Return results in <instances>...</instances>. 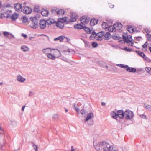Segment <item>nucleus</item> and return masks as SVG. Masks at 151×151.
<instances>
[{
	"label": "nucleus",
	"mask_w": 151,
	"mask_h": 151,
	"mask_svg": "<svg viewBox=\"0 0 151 151\" xmlns=\"http://www.w3.org/2000/svg\"><path fill=\"white\" fill-rule=\"evenodd\" d=\"M111 116L114 119H116L117 118V113L114 111L111 112Z\"/></svg>",
	"instance_id": "25"
},
{
	"label": "nucleus",
	"mask_w": 151,
	"mask_h": 151,
	"mask_svg": "<svg viewBox=\"0 0 151 151\" xmlns=\"http://www.w3.org/2000/svg\"><path fill=\"white\" fill-rule=\"evenodd\" d=\"M112 37L115 40H119L121 38L120 37L115 35H112Z\"/></svg>",
	"instance_id": "44"
},
{
	"label": "nucleus",
	"mask_w": 151,
	"mask_h": 151,
	"mask_svg": "<svg viewBox=\"0 0 151 151\" xmlns=\"http://www.w3.org/2000/svg\"><path fill=\"white\" fill-rule=\"evenodd\" d=\"M28 18L27 17L24 16L23 17L22 19V22L23 23H25L27 22L28 21Z\"/></svg>",
	"instance_id": "43"
},
{
	"label": "nucleus",
	"mask_w": 151,
	"mask_h": 151,
	"mask_svg": "<svg viewBox=\"0 0 151 151\" xmlns=\"http://www.w3.org/2000/svg\"><path fill=\"white\" fill-rule=\"evenodd\" d=\"M144 30L145 31V32H146V33H147V32H149V33L150 32V31H149V30L147 28H146L145 29H144Z\"/></svg>",
	"instance_id": "61"
},
{
	"label": "nucleus",
	"mask_w": 151,
	"mask_h": 151,
	"mask_svg": "<svg viewBox=\"0 0 151 151\" xmlns=\"http://www.w3.org/2000/svg\"><path fill=\"white\" fill-rule=\"evenodd\" d=\"M54 22L55 21L54 19L52 18H50L47 20L44 19L41 20L39 22L40 28L41 29H44L46 27L47 24V25H50Z\"/></svg>",
	"instance_id": "2"
},
{
	"label": "nucleus",
	"mask_w": 151,
	"mask_h": 151,
	"mask_svg": "<svg viewBox=\"0 0 151 151\" xmlns=\"http://www.w3.org/2000/svg\"><path fill=\"white\" fill-rule=\"evenodd\" d=\"M104 32L103 31H101L97 34V36L101 38L104 36Z\"/></svg>",
	"instance_id": "38"
},
{
	"label": "nucleus",
	"mask_w": 151,
	"mask_h": 151,
	"mask_svg": "<svg viewBox=\"0 0 151 151\" xmlns=\"http://www.w3.org/2000/svg\"><path fill=\"white\" fill-rule=\"evenodd\" d=\"M113 25H110L108 27V29L109 32H112L114 31H115L116 29Z\"/></svg>",
	"instance_id": "23"
},
{
	"label": "nucleus",
	"mask_w": 151,
	"mask_h": 151,
	"mask_svg": "<svg viewBox=\"0 0 151 151\" xmlns=\"http://www.w3.org/2000/svg\"><path fill=\"white\" fill-rule=\"evenodd\" d=\"M144 107L146 109L150 111H151V106L149 104H144Z\"/></svg>",
	"instance_id": "37"
},
{
	"label": "nucleus",
	"mask_w": 151,
	"mask_h": 151,
	"mask_svg": "<svg viewBox=\"0 0 151 151\" xmlns=\"http://www.w3.org/2000/svg\"><path fill=\"white\" fill-rule=\"evenodd\" d=\"M97 34H96L94 31H93L91 35L90 36V37L95 38L97 36Z\"/></svg>",
	"instance_id": "41"
},
{
	"label": "nucleus",
	"mask_w": 151,
	"mask_h": 151,
	"mask_svg": "<svg viewBox=\"0 0 151 151\" xmlns=\"http://www.w3.org/2000/svg\"><path fill=\"white\" fill-rule=\"evenodd\" d=\"M128 67V65H124L123 64H122L121 68H126L127 69V68Z\"/></svg>",
	"instance_id": "53"
},
{
	"label": "nucleus",
	"mask_w": 151,
	"mask_h": 151,
	"mask_svg": "<svg viewBox=\"0 0 151 151\" xmlns=\"http://www.w3.org/2000/svg\"><path fill=\"white\" fill-rule=\"evenodd\" d=\"M39 6H38L36 5L34 7L33 12L36 13H38L39 12L40 9Z\"/></svg>",
	"instance_id": "31"
},
{
	"label": "nucleus",
	"mask_w": 151,
	"mask_h": 151,
	"mask_svg": "<svg viewBox=\"0 0 151 151\" xmlns=\"http://www.w3.org/2000/svg\"><path fill=\"white\" fill-rule=\"evenodd\" d=\"M80 20L82 24H85L89 22V19L85 16H83L80 18Z\"/></svg>",
	"instance_id": "8"
},
{
	"label": "nucleus",
	"mask_w": 151,
	"mask_h": 151,
	"mask_svg": "<svg viewBox=\"0 0 151 151\" xmlns=\"http://www.w3.org/2000/svg\"><path fill=\"white\" fill-rule=\"evenodd\" d=\"M144 59L149 63L151 62V60H150L149 58L146 56L145 57Z\"/></svg>",
	"instance_id": "49"
},
{
	"label": "nucleus",
	"mask_w": 151,
	"mask_h": 151,
	"mask_svg": "<svg viewBox=\"0 0 151 151\" xmlns=\"http://www.w3.org/2000/svg\"><path fill=\"white\" fill-rule=\"evenodd\" d=\"M113 26H114V27H115V28H118V26L119 25H116V23H115V24H114Z\"/></svg>",
	"instance_id": "58"
},
{
	"label": "nucleus",
	"mask_w": 151,
	"mask_h": 151,
	"mask_svg": "<svg viewBox=\"0 0 151 151\" xmlns=\"http://www.w3.org/2000/svg\"><path fill=\"white\" fill-rule=\"evenodd\" d=\"M133 115V112L129 110H126L124 112L125 118L127 119H131Z\"/></svg>",
	"instance_id": "4"
},
{
	"label": "nucleus",
	"mask_w": 151,
	"mask_h": 151,
	"mask_svg": "<svg viewBox=\"0 0 151 151\" xmlns=\"http://www.w3.org/2000/svg\"><path fill=\"white\" fill-rule=\"evenodd\" d=\"M94 115L93 113H90L86 117L85 121L86 122L88 120L93 117Z\"/></svg>",
	"instance_id": "21"
},
{
	"label": "nucleus",
	"mask_w": 151,
	"mask_h": 151,
	"mask_svg": "<svg viewBox=\"0 0 151 151\" xmlns=\"http://www.w3.org/2000/svg\"><path fill=\"white\" fill-rule=\"evenodd\" d=\"M32 10L30 8L28 7H24L23 10V12L24 14H30L32 12Z\"/></svg>",
	"instance_id": "13"
},
{
	"label": "nucleus",
	"mask_w": 151,
	"mask_h": 151,
	"mask_svg": "<svg viewBox=\"0 0 151 151\" xmlns=\"http://www.w3.org/2000/svg\"><path fill=\"white\" fill-rule=\"evenodd\" d=\"M74 27L78 29H81L83 28V27L80 24H77L74 25Z\"/></svg>",
	"instance_id": "34"
},
{
	"label": "nucleus",
	"mask_w": 151,
	"mask_h": 151,
	"mask_svg": "<svg viewBox=\"0 0 151 151\" xmlns=\"http://www.w3.org/2000/svg\"><path fill=\"white\" fill-rule=\"evenodd\" d=\"M141 37L140 36L137 37H136L137 40L138 41H140Z\"/></svg>",
	"instance_id": "60"
},
{
	"label": "nucleus",
	"mask_w": 151,
	"mask_h": 151,
	"mask_svg": "<svg viewBox=\"0 0 151 151\" xmlns=\"http://www.w3.org/2000/svg\"><path fill=\"white\" fill-rule=\"evenodd\" d=\"M124 49L125 51L127 52H131L132 50V49L130 48H127V47H125Z\"/></svg>",
	"instance_id": "48"
},
{
	"label": "nucleus",
	"mask_w": 151,
	"mask_h": 151,
	"mask_svg": "<svg viewBox=\"0 0 151 151\" xmlns=\"http://www.w3.org/2000/svg\"><path fill=\"white\" fill-rule=\"evenodd\" d=\"M25 107V105L23 106L22 107V111H24Z\"/></svg>",
	"instance_id": "63"
},
{
	"label": "nucleus",
	"mask_w": 151,
	"mask_h": 151,
	"mask_svg": "<svg viewBox=\"0 0 151 151\" xmlns=\"http://www.w3.org/2000/svg\"><path fill=\"white\" fill-rule=\"evenodd\" d=\"M83 41L85 44V47L87 49L90 48L91 47V43L85 40H83Z\"/></svg>",
	"instance_id": "18"
},
{
	"label": "nucleus",
	"mask_w": 151,
	"mask_h": 151,
	"mask_svg": "<svg viewBox=\"0 0 151 151\" xmlns=\"http://www.w3.org/2000/svg\"><path fill=\"white\" fill-rule=\"evenodd\" d=\"M140 116L141 118L144 119H146V116L144 115H140Z\"/></svg>",
	"instance_id": "57"
},
{
	"label": "nucleus",
	"mask_w": 151,
	"mask_h": 151,
	"mask_svg": "<svg viewBox=\"0 0 151 151\" xmlns=\"http://www.w3.org/2000/svg\"><path fill=\"white\" fill-rule=\"evenodd\" d=\"M117 117H118L120 119H122L124 116V112L122 110H120L117 111Z\"/></svg>",
	"instance_id": "11"
},
{
	"label": "nucleus",
	"mask_w": 151,
	"mask_h": 151,
	"mask_svg": "<svg viewBox=\"0 0 151 151\" xmlns=\"http://www.w3.org/2000/svg\"><path fill=\"white\" fill-rule=\"evenodd\" d=\"M66 37H65L64 36H60L58 37L55 38L54 39L55 41H56L57 40H59L60 42H63V40L64 38Z\"/></svg>",
	"instance_id": "19"
},
{
	"label": "nucleus",
	"mask_w": 151,
	"mask_h": 151,
	"mask_svg": "<svg viewBox=\"0 0 151 151\" xmlns=\"http://www.w3.org/2000/svg\"><path fill=\"white\" fill-rule=\"evenodd\" d=\"M102 28L105 29H107L108 27V23L107 22H103L102 24Z\"/></svg>",
	"instance_id": "32"
},
{
	"label": "nucleus",
	"mask_w": 151,
	"mask_h": 151,
	"mask_svg": "<svg viewBox=\"0 0 151 151\" xmlns=\"http://www.w3.org/2000/svg\"><path fill=\"white\" fill-rule=\"evenodd\" d=\"M43 53L46 54L47 55L50 54L52 51L51 49L50 48L43 49L42 50Z\"/></svg>",
	"instance_id": "16"
},
{
	"label": "nucleus",
	"mask_w": 151,
	"mask_h": 151,
	"mask_svg": "<svg viewBox=\"0 0 151 151\" xmlns=\"http://www.w3.org/2000/svg\"><path fill=\"white\" fill-rule=\"evenodd\" d=\"M67 18H68L66 17H65L61 18H59L58 19V22L63 23L65 22L67 24L69 22V20H67Z\"/></svg>",
	"instance_id": "12"
},
{
	"label": "nucleus",
	"mask_w": 151,
	"mask_h": 151,
	"mask_svg": "<svg viewBox=\"0 0 151 151\" xmlns=\"http://www.w3.org/2000/svg\"><path fill=\"white\" fill-rule=\"evenodd\" d=\"M5 13H7L6 12H4V14H1V16L0 17L1 18H3L6 17L7 14H5Z\"/></svg>",
	"instance_id": "50"
},
{
	"label": "nucleus",
	"mask_w": 151,
	"mask_h": 151,
	"mask_svg": "<svg viewBox=\"0 0 151 151\" xmlns=\"http://www.w3.org/2000/svg\"><path fill=\"white\" fill-rule=\"evenodd\" d=\"M92 46L93 47H96L98 45V44L96 42H93L91 44Z\"/></svg>",
	"instance_id": "45"
},
{
	"label": "nucleus",
	"mask_w": 151,
	"mask_h": 151,
	"mask_svg": "<svg viewBox=\"0 0 151 151\" xmlns=\"http://www.w3.org/2000/svg\"><path fill=\"white\" fill-rule=\"evenodd\" d=\"M21 35H22V36L23 37L24 39H26L28 37L27 35L26 34H24L23 33H22V34Z\"/></svg>",
	"instance_id": "54"
},
{
	"label": "nucleus",
	"mask_w": 151,
	"mask_h": 151,
	"mask_svg": "<svg viewBox=\"0 0 151 151\" xmlns=\"http://www.w3.org/2000/svg\"><path fill=\"white\" fill-rule=\"evenodd\" d=\"M32 147L35 150V151H38V146L33 143H32Z\"/></svg>",
	"instance_id": "42"
},
{
	"label": "nucleus",
	"mask_w": 151,
	"mask_h": 151,
	"mask_svg": "<svg viewBox=\"0 0 151 151\" xmlns=\"http://www.w3.org/2000/svg\"><path fill=\"white\" fill-rule=\"evenodd\" d=\"M5 14H7L6 17L7 18H10L11 19L12 21L16 20L19 17V14L17 13H14L12 15H11L8 13H5Z\"/></svg>",
	"instance_id": "5"
},
{
	"label": "nucleus",
	"mask_w": 151,
	"mask_h": 151,
	"mask_svg": "<svg viewBox=\"0 0 151 151\" xmlns=\"http://www.w3.org/2000/svg\"><path fill=\"white\" fill-rule=\"evenodd\" d=\"M52 50H55L54 55L56 57L58 58L61 56V55L59 50L57 49H52Z\"/></svg>",
	"instance_id": "14"
},
{
	"label": "nucleus",
	"mask_w": 151,
	"mask_h": 151,
	"mask_svg": "<svg viewBox=\"0 0 151 151\" xmlns=\"http://www.w3.org/2000/svg\"><path fill=\"white\" fill-rule=\"evenodd\" d=\"M75 109L77 112H78L79 111V109L77 107H75Z\"/></svg>",
	"instance_id": "62"
},
{
	"label": "nucleus",
	"mask_w": 151,
	"mask_h": 151,
	"mask_svg": "<svg viewBox=\"0 0 151 151\" xmlns=\"http://www.w3.org/2000/svg\"><path fill=\"white\" fill-rule=\"evenodd\" d=\"M112 146L106 141H101L99 143V147L97 150L100 151L103 150V151H111Z\"/></svg>",
	"instance_id": "1"
},
{
	"label": "nucleus",
	"mask_w": 151,
	"mask_h": 151,
	"mask_svg": "<svg viewBox=\"0 0 151 151\" xmlns=\"http://www.w3.org/2000/svg\"><path fill=\"white\" fill-rule=\"evenodd\" d=\"M58 9L56 8H54V9H52L51 10V12L53 13H56L57 14V11H58Z\"/></svg>",
	"instance_id": "47"
},
{
	"label": "nucleus",
	"mask_w": 151,
	"mask_h": 151,
	"mask_svg": "<svg viewBox=\"0 0 151 151\" xmlns=\"http://www.w3.org/2000/svg\"><path fill=\"white\" fill-rule=\"evenodd\" d=\"M111 151H118V150H117L116 148L114 147L113 146H112L111 150H110Z\"/></svg>",
	"instance_id": "52"
},
{
	"label": "nucleus",
	"mask_w": 151,
	"mask_h": 151,
	"mask_svg": "<svg viewBox=\"0 0 151 151\" xmlns=\"http://www.w3.org/2000/svg\"><path fill=\"white\" fill-rule=\"evenodd\" d=\"M21 49L23 51L26 52L28 50V47L24 45H23L21 47Z\"/></svg>",
	"instance_id": "35"
},
{
	"label": "nucleus",
	"mask_w": 151,
	"mask_h": 151,
	"mask_svg": "<svg viewBox=\"0 0 151 151\" xmlns=\"http://www.w3.org/2000/svg\"><path fill=\"white\" fill-rule=\"evenodd\" d=\"M65 13L64 10L62 9H58L57 11V14L58 15H63Z\"/></svg>",
	"instance_id": "24"
},
{
	"label": "nucleus",
	"mask_w": 151,
	"mask_h": 151,
	"mask_svg": "<svg viewBox=\"0 0 151 151\" xmlns=\"http://www.w3.org/2000/svg\"><path fill=\"white\" fill-rule=\"evenodd\" d=\"M55 22L52 23V24H53L55 25L56 26L62 29L64 27V24L63 23H61L60 22H57L54 19Z\"/></svg>",
	"instance_id": "10"
},
{
	"label": "nucleus",
	"mask_w": 151,
	"mask_h": 151,
	"mask_svg": "<svg viewBox=\"0 0 151 151\" xmlns=\"http://www.w3.org/2000/svg\"><path fill=\"white\" fill-rule=\"evenodd\" d=\"M116 25H119L118 27V28L116 29L117 30H119L122 26V24L120 22L116 23Z\"/></svg>",
	"instance_id": "40"
},
{
	"label": "nucleus",
	"mask_w": 151,
	"mask_h": 151,
	"mask_svg": "<svg viewBox=\"0 0 151 151\" xmlns=\"http://www.w3.org/2000/svg\"><path fill=\"white\" fill-rule=\"evenodd\" d=\"M14 6L17 12H20L22 10V6L21 4L19 3L15 4Z\"/></svg>",
	"instance_id": "9"
},
{
	"label": "nucleus",
	"mask_w": 151,
	"mask_h": 151,
	"mask_svg": "<svg viewBox=\"0 0 151 151\" xmlns=\"http://www.w3.org/2000/svg\"><path fill=\"white\" fill-rule=\"evenodd\" d=\"M17 80L20 82H23L25 81V79L21 75H19L17 77Z\"/></svg>",
	"instance_id": "17"
},
{
	"label": "nucleus",
	"mask_w": 151,
	"mask_h": 151,
	"mask_svg": "<svg viewBox=\"0 0 151 151\" xmlns=\"http://www.w3.org/2000/svg\"><path fill=\"white\" fill-rule=\"evenodd\" d=\"M138 54L139 56L141 57L142 58H143L144 59L145 58V55L143 52H140L139 51H135Z\"/></svg>",
	"instance_id": "26"
},
{
	"label": "nucleus",
	"mask_w": 151,
	"mask_h": 151,
	"mask_svg": "<svg viewBox=\"0 0 151 151\" xmlns=\"http://www.w3.org/2000/svg\"><path fill=\"white\" fill-rule=\"evenodd\" d=\"M34 94L33 92L30 91L29 93V96H32Z\"/></svg>",
	"instance_id": "55"
},
{
	"label": "nucleus",
	"mask_w": 151,
	"mask_h": 151,
	"mask_svg": "<svg viewBox=\"0 0 151 151\" xmlns=\"http://www.w3.org/2000/svg\"><path fill=\"white\" fill-rule=\"evenodd\" d=\"M145 70L147 73L151 75V68L146 67L145 68Z\"/></svg>",
	"instance_id": "39"
},
{
	"label": "nucleus",
	"mask_w": 151,
	"mask_h": 151,
	"mask_svg": "<svg viewBox=\"0 0 151 151\" xmlns=\"http://www.w3.org/2000/svg\"><path fill=\"white\" fill-rule=\"evenodd\" d=\"M126 70L128 72L132 73H134L136 71V69L132 67H129L128 66V67L126 69Z\"/></svg>",
	"instance_id": "20"
},
{
	"label": "nucleus",
	"mask_w": 151,
	"mask_h": 151,
	"mask_svg": "<svg viewBox=\"0 0 151 151\" xmlns=\"http://www.w3.org/2000/svg\"><path fill=\"white\" fill-rule=\"evenodd\" d=\"M83 29L87 34H90L91 33V31L90 29L88 27L86 26H84L83 27Z\"/></svg>",
	"instance_id": "33"
},
{
	"label": "nucleus",
	"mask_w": 151,
	"mask_h": 151,
	"mask_svg": "<svg viewBox=\"0 0 151 151\" xmlns=\"http://www.w3.org/2000/svg\"><path fill=\"white\" fill-rule=\"evenodd\" d=\"M110 34L109 32H107L104 35V39L108 40L110 37Z\"/></svg>",
	"instance_id": "30"
},
{
	"label": "nucleus",
	"mask_w": 151,
	"mask_h": 151,
	"mask_svg": "<svg viewBox=\"0 0 151 151\" xmlns=\"http://www.w3.org/2000/svg\"><path fill=\"white\" fill-rule=\"evenodd\" d=\"M71 19L69 20V22H75L78 18V16L75 12L71 13L70 15Z\"/></svg>",
	"instance_id": "6"
},
{
	"label": "nucleus",
	"mask_w": 151,
	"mask_h": 151,
	"mask_svg": "<svg viewBox=\"0 0 151 151\" xmlns=\"http://www.w3.org/2000/svg\"><path fill=\"white\" fill-rule=\"evenodd\" d=\"M9 124L12 125L13 127H16L17 124L16 122L13 120H10Z\"/></svg>",
	"instance_id": "29"
},
{
	"label": "nucleus",
	"mask_w": 151,
	"mask_h": 151,
	"mask_svg": "<svg viewBox=\"0 0 151 151\" xmlns=\"http://www.w3.org/2000/svg\"><path fill=\"white\" fill-rule=\"evenodd\" d=\"M3 33L4 36L6 38H8L10 39L14 38V37L13 35L8 32L3 31Z\"/></svg>",
	"instance_id": "7"
},
{
	"label": "nucleus",
	"mask_w": 151,
	"mask_h": 151,
	"mask_svg": "<svg viewBox=\"0 0 151 151\" xmlns=\"http://www.w3.org/2000/svg\"><path fill=\"white\" fill-rule=\"evenodd\" d=\"M122 38L124 40V41L125 42L128 43L131 42V40L129 39H128L127 37L124 35H122Z\"/></svg>",
	"instance_id": "27"
},
{
	"label": "nucleus",
	"mask_w": 151,
	"mask_h": 151,
	"mask_svg": "<svg viewBox=\"0 0 151 151\" xmlns=\"http://www.w3.org/2000/svg\"><path fill=\"white\" fill-rule=\"evenodd\" d=\"M47 56L50 59L52 60H54L55 59L56 57H55V55H52L51 53L50 54H48L47 55Z\"/></svg>",
	"instance_id": "28"
},
{
	"label": "nucleus",
	"mask_w": 151,
	"mask_h": 151,
	"mask_svg": "<svg viewBox=\"0 0 151 151\" xmlns=\"http://www.w3.org/2000/svg\"><path fill=\"white\" fill-rule=\"evenodd\" d=\"M98 20L96 19H91L90 24L91 26H94L97 24Z\"/></svg>",
	"instance_id": "15"
},
{
	"label": "nucleus",
	"mask_w": 151,
	"mask_h": 151,
	"mask_svg": "<svg viewBox=\"0 0 151 151\" xmlns=\"http://www.w3.org/2000/svg\"><path fill=\"white\" fill-rule=\"evenodd\" d=\"M132 26L131 25H129L128 26V28H127V30L130 33H132L134 31V29H132Z\"/></svg>",
	"instance_id": "36"
},
{
	"label": "nucleus",
	"mask_w": 151,
	"mask_h": 151,
	"mask_svg": "<svg viewBox=\"0 0 151 151\" xmlns=\"http://www.w3.org/2000/svg\"><path fill=\"white\" fill-rule=\"evenodd\" d=\"M4 132L3 130L0 126V134H2Z\"/></svg>",
	"instance_id": "56"
},
{
	"label": "nucleus",
	"mask_w": 151,
	"mask_h": 151,
	"mask_svg": "<svg viewBox=\"0 0 151 151\" xmlns=\"http://www.w3.org/2000/svg\"><path fill=\"white\" fill-rule=\"evenodd\" d=\"M41 13L42 16L46 17L49 14V12L48 10L44 9L41 11Z\"/></svg>",
	"instance_id": "22"
},
{
	"label": "nucleus",
	"mask_w": 151,
	"mask_h": 151,
	"mask_svg": "<svg viewBox=\"0 0 151 151\" xmlns=\"http://www.w3.org/2000/svg\"><path fill=\"white\" fill-rule=\"evenodd\" d=\"M148 45L147 42L146 41L144 44L142 45V47L144 48H145L147 47Z\"/></svg>",
	"instance_id": "51"
},
{
	"label": "nucleus",
	"mask_w": 151,
	"mask_h": 151,
	"mask_svg": "<svg viewBox=\"0 0 151 151\" xmlns=\"http://www.w3.org/2000/svg\"><path fill=\"white\" fill-rule=\"evenodd\" d=\"M132 38V36L130 35H129L127 36V38L128 39H129L130 38Z\"/></svg>",
	"instance_id": "64"
},
{
	"label": "nucleus",
	"mask_w": 151,
	"mask_h": 151,
	"mask_svg": "<svg viewBox=\"0 0 151 151\" xmlns=\"http://www.w3.org/2000/svg\"><path fill=\"white\" fill-rule=\"evenodd\" d=\"M30 21L29 22L30 27L34 29H36L38 27V20L36 18L31 17L30 18Z\"/></svg>",
	"instance_id": "3"
},
{
	"label": "nucleus",
	"mask_w": 151,
	"mask_h": 151,
	"mask_svg": "<svg viewBox=\"0 0 151 151\" xmlns=\"http://www.w3.org/2000/svg\"><path fill=\"white\" fill-rule=\"evenodd\" d=\"M58 117V115L57 114H55L54 115L53 118L54 119L57 118Z\"/></svg>",
	"instance_id": "59"
},
{
	"label": "nucleus",
	"mask_w": 151,
	"mask_h": 151,
	"mask_svg": "<svg viewBox=\"0 0 151 151\" xmlns=\"http://www.w3.org/2000/svg\"><path fill=\"white\" fill-rule=\"evenodd\" d=\"M146 36L148 40L149 41L151 40V35H150L148 33H147L146 35Z\"/></svg>",
	"instance_id": "46"
}]
</instances>
